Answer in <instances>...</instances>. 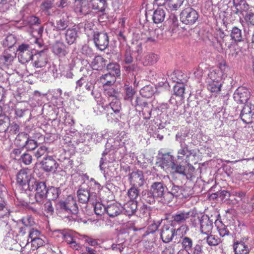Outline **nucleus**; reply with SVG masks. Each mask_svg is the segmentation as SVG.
I'll return each instance as SVG.
<instances>
[{"instance_id":"1","label":"nucleus","mask_w":254,"mask_h":254,"mask_svg":"<svg viewBox=\"0 0 254 254\" xmlns=\"http://www.w3.org/2000/svg\"><path fill=\"white\" fill-rule=\"evenodd\" d=\"M94 110L97 115L101 114L104 110L105 111L108 120L118 121L122 117V104L117 98L113 99L106 107L98 104L94 108Z\"/></svg>"},{"instance_id":"2","label":"nucleus","mask_w":254,"mask_h":254,"mask_svg":"<svg viewBox=\"0 0 254 254\" xmlns=\"http://www.w3.org/2000/svg\"><path fill=\"white\" fill-rule=\"evenodd\" d=\"M189 228L186 225H182L176 231V229L172 225H164L162 228L160 236L163 242L167 243L172 240L177 232L182 231L184 232V233H182V235H184L186 234Z\"/></svg>"},{"instance_id":"3","label":"nucleus","mask_w":254,"mask_h":254,"mask_svg":"<svg viewBox=\"0 0 254 254\" xmlns=\"http://www.w3.org/2000/svg\"><path fill=\"white\" fill-rule=\"evenodd\" d=\"M29 189L31 191H35V199L37 203H43L46 198L47 189L45 183L36 181L33 180L32 184H29Z\"/></svg>"},{"instance_id":"4","label":"nucleus","mask_w":254,"mask_h":254,"mask_svg":"<svg viewBox=\"0 0 254 254\" xmlns=\"http://www.w3.org/2000/svg\"><path fill=\"white\" fill-rule=\"evenodd\" d=\"M198 17L197 11L190 6L184 8L180 14V20L186 25H191L194 24Z\"/></svg>"},{"instance_id":"5","label":"nucleus","mask_w":254,"mask_h":254,"mask_svg":"<svg viewBox=\"0 0 254 254\" xmlns=\"http://www.w3.org/2000/svg\"><path fill=\"white\" fill-rule=\"evenodd\" d=\"M17 51L18 52V59L20 62L22 64H25L30 61L33 56L32 49L30 48L28 44H22L20 45L18 48Z\"/></svg>"},{"instance_id":"6","label":"nucleus","mask_w":254,"mask_h":254,"mask_svg":"<svg viewBox=\"0 0 254 254\" xmlns=\"http://www.w3.org/2000/svg\"><path fill=\"white\" fill-rule=\"evenodd\" d=\"M60 205L62 209L64 210L67 212L76 214L78 211L76 200L71 195L68 196L65 200L61 201Z\"/></svg>"},{"instance_id":"7","label":"nucleus","mask_w":254,"mask_h":254,"mask_svg":"<svg viewBox=\"0 0 254 254\" xmlns=\"http://www.w3.org/2000/svg\"><path fill=\"white\" fill-rule=\"evenodd\" d=\"M93 39L95 46L101 51L105 50L109 45V37L106 32L95 33Z\"/></svg>"},{"instance_id":"8","label":"nucleus","mask_w":254,"mask_h":254,"mask_svg":"<svg viewBox=\"0 0 254 254\" xmlns=\"http://www.w3.org/2000/svg\"><path fill=\"white\" fill-rule=\"evenodd\" d=\"M0 187V220L2 219L8 218L11 211L7 201L4 199L3 189H5L2 185Z\"/></svg>"},{"instance_id":"9","label":"nucleus","mask_w":254,"mask_h":254,"mask_svg":"<svg viewBox=\"0 0 254 254\" xmlns=\"http://www.w3.org/2000/svg\"><path fill=\"white\" fill-rule=\"evenodd\" d=\"M128 180L130 184L134 187H141L145 183L143 173L142 171L137 170L132 172L128 175Z\"/></svg>"},{"instance_id":"10","label":"nucleus","mask_w":254,"mask_h":254,"mask_svg":"<svg viewBox=\"0 0 254 254\" xmlns=\"http://www.w3.org/2000/svg\"><path fill=\"white\" fill-rule=\"evenodd\" d=\"M184 0H155L156 4L159 6H164L170 10H177L183 4Z\"/></svg>"},{"instance_id":"11","label":"nucleus","mask_w":254,"mask_h":254,"mask_svg":"<svg viewBox=\"0 0 254 254\" xmlns=\"http://www.w3.org/2000/svg\"><path fill=\"white\" fill-rule=\"evenodd\" d=\"M200 231L204 235H210L212 233L213 225V221L206 215L202 216L199 220Z\"/></svg>"},{"instance_id":"12","label":"nucleus","mask_w":254,"mask_h":254,"mask_svg":"<svg viewBox=\"0 0 254 254\" xmlns=\"http://www.w3.org/2000/svg\"><path fill=\"white\" fill-rule=\"evenodd\" d=\"M250 97V92L244 87H239L234 94L235 100L240 104L246 103Z\"/></svg>"},{"instance_id":"13","label":"nucleus","mask_w":254,"mask_h":254,"mask_svg":"<svg viewBox=\"0 0 254 254\" xmlns=\"http://www.w3.org/2000/svg\"><path fill=\"white\" fill-rule=\"evenodd\" d=\"M89 5L87 0H75L74 10L77 13L86 15L90 11Z\"/></svg>"},{"instance_id":"14","label":"nucleus","mask_w":254,"mask_h":254,"mask_svg":"<svg viewBox=\"0 0 254 254\" xmlns=\"http://www.w3.org/2000/svg\"><path fill=\"white\" fill-rule=\"evenodd\" d=\"M41 164L43 169L47 172H55L59 167V164L52 156L45 158Z\"/></svg>"},{"instance_id":"15","label":"nucleus","mask_w":254,"mask_h":254,"mask_svg":"<svg viewBox=\"0 0 254 254\" xmlns=\"http://www.w3.org/2000/svg\"><path fill=\"white\" fill-rule=\"evenodd\" d=\"M30 171L28 169L21 170L17 175V182L20 186H24L26 184H32L33 180H30Z\"/></svg>"},{"instance_id":"16","label":"nucleus","mask_w":254,"mask_h":254,"mask_svg":"<svg viewBox=\"0 0 254 254\" xmlns=\"http://www.w3.org/2000/svg\"><path fill=\"white\" fill-rule=\"evenodd\" d=\"M150 192L153 198H161L165 193V186L161 182H154L150 187Z\"/></svg>"},{"instance_id":"17","label":"nucleus","mask_w":254,"mask_h":254,"mask_svg":"<svg viewBox=\"0 0 254 254\" xmlns=\"http://www.w3.org/2000/svg\"><path fill=\"white\" fill-rule=\"evenodd\" d=\"M53 53L60 58L64 57L68 53L67 47L62 42L57 41L52 46Z\"/></svg>"},{"instance_id":"18","label":"nucleus","mask_w":254,"mask_h":254,"mask_svg":"<svg viewBox=\"0 0 254 254\" xmlns=\"http://www.w3.org/2000/svg\"><path fill=\"white\" fill-rule=\"evenodd\" d=\"M77 196L78 200L81 203H85L89 201L92 204H94V200H93V197H96V194L95 193L90 194L87 190L80 188L77 191Z\"/></svg>"},{"instance_id":"19","label":"nucleus","mask_w":254,"mask_h":254,"mask_svg":"<svg viewBox=\"0 0 254 254\" xmlns=\"http://www.w3.org/2000/svg\"><path fill=\"white\" fill-rule=\"evenodd\" d=\"M235 254H249L251 249L242 241H237L233 244Z\"/></svg>"},{"instance_id":"20","label":"nucleus","mask_w":254,"mask_h":254,"mask_svg":"<svg viewBox=\"0 0 254 254\" xmlns=\"http://www.w3.org/2000/svg\"><path fill=\"white\" fill-rule=\"evenodd\" d=\"M122 208L120 204L113 203L106 207V212L110 217H115L122 213Z\"/></svg>"},{"instance_id":"21","label":"nucleus","mask_w":254,"mask_h":254,"mask_svg":"<svg viewBox=\"0 0 254 254\" xmlns=\"http://www.w3.org/2000/svg\"><path fill=\"white\" fill-rule=\"evenodd\" d=\"M33 65L36 68H41L45 66L48 62L47 56L43 51L35 55Z\"/></svg>"},{"instance_id":"22","label":"nucleus","mask_w":254,"mask_h":254,"mask_svg":"<svg viewBox=\"0 0 254 254\" xmlns=\"http://www.w3.org/2000/svg\"><path fill=\"white\" fill-rule=\"evenodd\" d=\"M163 28L158 27L149 31V36L147 37L146 42H155L157 39L163 37Z\"/></svg>"},{"instance_id":"23","label":"nucleus","mask_w":254,"mask_h":254,"mask_svg":"<svg viewBox=\"0 0 254 254\" xmlns=\"http://www.w3.org/2000/svg\"><path fill=\"white\" fill-rule=\"evenodd\" d=\"M77 37V30L76 28H69L66 30L65 33V39L66 42L68 45H71L74 43Z\"/></svg>"},{"instance_id":"24","label":"nucleus","mask_w":254,"mask_h":254,"mask_svg":"<svg viewBox=\"0 0 254 254\" xmlns=\"http://www.w3.org/2000/svg\"><path fill=\"white\" fill-rule=\"evenodd\" d=\"M216 229L221 237L228 236L231 235L228 226L223 224L221 221L216 220L215 222Z\"/></svg>"},{"instance_id":"25","label":"nucleus","mask_w":254,"mask_h":254,"mask_svg":"<svg viewBox=\"0 0 254 254\" xmlns=\"http://www.w3.org/2000/svg\"><path fill=\"white\" fill-rule=\"evenodd\" d=\"M100 82L103 85V87L111 86L113 85L116 80V75L112 73H108L103 75L100 77Z\"/></svg>"},{"instance_id":"26","label":"nucleus","mask_w":254,"mask_h":254,"mask_svg":"<svg viewBox=\"0 0 254 254\" xmlns=\"http://www.w3.org/2000/svg\"><path fill=\"white\" fill-rule=\"evenodd\" d=\"M106 65L105 60L101 56L95 57L91 63L92 67L94 70H102Z\"/></svg>"},{"instance_id":"27","label":"nucleus","mask_w":254,"mask_h":254,"mask_svg":"<svg viewBox=\"0 0 254 254\" xmlns=\"http://www.w3.org/2000/svg\"><path fill=\"white\" fill-rule=\"evenodd\" d=\"M230 37L235 44L243 41L242 30L236 26L232 27L230 33Z\"/></svg>"},{"instance_id":"28","label":"nucleus","mask_w":254,"mask_h":254,"mask_svg":"<svg viewBox=\"0 0 254 254\" xmlns=\"http://www.w3.org/2000/svg\"><path fill=\"white\" fill-rule=\"evenodd\" d=\"M137 207V201L129 200L124 204L123 208L126 215L131 216L135 212Z\"/></svg>"},{"instance_id":"29","label":"nucleus","mask_w":254,"mask_h":254,"mask_svg":"<svg viewBox=\"0 0 254 254\" xmlns=\"http://www.w3.org/2000/svg\"><path fill=\"white\" fill-rule=\"evenodd\" d=\"M159 7L154 11L152 17L153 22L155 23H160L162 22L165 17L166 13L165 10Z\"/></svg>"},{"instance_id":"30","label":"nucleus","mask_w":254,"mask_h":254,"mask_svg":"<svg viewBox=\"0 0 254 254\" xmlns=\"http://www.w3.org/2000/svg\"><path fill=\"white\" fill-rule=\"evenodd\" d=\"M208 82H221L223 72L220 68L215 69L210 71L208 73Z\"/></svg>"},{"instance_id":"31","label":"nucleus","mask_w":254,"mask_h":254,"mask_svg":"<svg viewBox=\"0 0 254 254\" xmlns=\"http://www.w3.org/2000/svg\"><path fill=\"white\" fill-rule=\"evenodd\" d=\"M29 137L28 133L24 132L19 133L15 138V143L17 146L24 148Z\"/></svg>"},{"instance_id":"32","label":"nucleus","mask_w":254,"mask_h":254,"mask_svg":"<svg viewBox=\"0 0 254 254\" xmlns=\"http://www.w3.org/2000/svg\"><path fill=\"white\" fill-rule=\"evenodd\" d=\"M190 211H180L173 216V220L178 224L184 223L190 218Z\"/></svg>"},{"instance_id":"33","label":"nucleus","mask_w":254,"mask_h":254,"mask_svg":"<svg viewBox=\"0 0 254 254\" xmlns=\"http://www.w3.org/2000/svg\"><path fill=\"white\" fill-rule=\"evenodd\" d=\"M106 4L105 0H90L89 3L93 9L101 12L105 10Z\"/></svg>"},{"instance_id":"34","label":"nucleus","mask_w":254,"mask_h":254,"mask_svg":"<svg viewBox=\"0 0 254 254\" xmlns=\"http://www.w3.org/2000/svg\"><path fill=\"white\" fill-rule=\"evenodd\" d=\"M222 85L221 82H208L207 89L212 94L217 95L221 91Z\"/></svg>"},{"instance_id":"35","label":"nucleus","mask_w":254,"mask_h":254,"mask_svg":"<svg viewBox=\"0 0 254 254\" xmlns=\"http://www.w3.org/2000/svg\"><path fill=\"white\" fill-rule=\"evenodd\" d=\"M69 25V20L67 17H63L56 21L55 28L57 31L65 30Z\"/></svg>"},{"instance_id":"36","label":"nucleus","mask_w":254,"mask_h":254,"mask_svg":"<svg viewBox=\"0 0 254 254\" xmlns=\"http://www.w3.org/2000/svg\"><path fill=\"white\" fill-rule=\"evenodd\" d=\"M125 94L124 99L131 102L133 97L136 93L135 89L132 86L125 84L124 86Z\"/></svg>"},{"instance_id":"37","label":"nucleus","mask_w":254,"mask_h":254,"mask_svg":"<svg viewBox=\"0 0 254 254\" xmlns=\"http://www.w3.org/2000/svg\"><path fill=\"white\" fill-rule=\"evenodd\" d=\"M158 59L157 55L154 53H149L146 54L143 61L144 65H151L157 62Z\"/></svg>"},{"instance_id":"38","label":"nucleus","mask_w":254,"mask_h":254,"mask_svg":"<svg viewBox=\"0 0 254 254\" xmlns=\"http://www.w3.org/2000/svg\"><path fill=\"white\" fill-rule=\"evenodd\" d=\"M206 237L204 239L206 240L207 244L210 246H216L222 243L221 239L217 236L212 235H206Z\"/></svg>"},{"instance_id":"39","label":"nucleus","mask_w":254,"mask_h":254,"mask_svg":"<svg viewBox=\"0 0 254 254\" xmlns=\"http://www.w3.org/2000/svg\"><path fill=\"white\" fill-rule=\"evenodd\" d=\"M191 155V153L189 150L188 147L185 146L178 150L177 159L178 160H181L186 156L185 162H188L190 160L189 158Z\"/></svg>"},{"instance_id":"40","label":"nucleus","mask_w":254,"mask_h":254,"mask_svg":"<svg viewBox=\"0 0 254 254\" xmlns=\"http://www.w3.org/2000/svg\"><path fill=\"white\" fill-rule=\"evenodd\" d=\"M54 211V207L50 200L47 201L42 207V212L46 217L52 216Z\"/></svg>"},{"instance_id":"41","label":"nucleus","mask_w":254,"mask_h":254,"mask_svg":"<svg viewBox=\"0 0 254 254\" xmlns=\"http://www.w3.org/2000/svg\"><path fill=\"white\" fill-rule=\"evenodd\" d=\"M104 93L108 97H113L114 99L118 98L119 92L111 86L104 87Z\"/></svg>"},{"instance_id":"42","label":"nucleus","mask_w":254,"mask_h":254,"mask_svg":"<svg viewBox=\"0 0 254 254\" xmlns=\"http://www.w3.org/2000/svg\"><path fill=\"white\" fill-rule=\"evenodd\" d=\"M181 244L183 248L182 250L189 251L192 248L193 241L190 238L188 237H182Z\"/></svg>"},{"instance_id":"43","label":"nucleus","mask_w":254,"mask_h":254,"mask_svg":"<svg viewBox=\"0 0 254 254\" xmlns=\"http://www.w3.org/2000/svg\"><path fill=\"white\" fill-rule=\"evenodd\" d=\"M46 198L48 197L49 200L56 199L60 194L59 189L55 187H51L47 189Z\"/></svg>"},{"instance_id":"44","label":"nucleus","mask_w":254,"mask_h":254,"mask_svg":"<svg viewBox=\"0 0 254 254\" xmlns=\"http://www.w3.org/2000/svg\"><path fill=\"white\" fill-rule=\"evenodd\" d=\"M64 239L67 244L70 245V247L72 249L75 250H78L79 248H82L80 245L76 243L74 238L70 235H65Z\"/></svg>"},{"instance_id":"45","label":"nucleus","mask_w":254,"mask_h":254,"mask_svg":"<svg viewBox=\"0 0 254 254\" xmlns=\"http://www.w3.org/2000/svg\"><path fill=\"white\" fill-rule=\"evenodd\" d=\"M107 70L109 73H112L113 74L119 76L120 75V68L119 64L115 63H110L107 66Z\"/></svg>"},{"instance_id":"46","label":"nucleus","mask_w":254,"mask_h":254,"mask_svg":"<svg viewBox=\"0 0 254 254\" xmlns=\"http://www.w3.org/2000/svg\"><path fill=\"white\" fill-rule=\"evenodd\" d=\"M92 204L94 206V211L96 215H102L106 212V207L101 202L94 200V203Z\"/></svg>"},{"instance_id":"47","label":"nucleus","mask_w":254,"mask_h":254,"mask_svg":"<svg viewBox=\"0 0 254 254\" xmlns=\"http://www.w3.org/2000/svg\"><path fill=\"white\" fill-rule=\"evenodd\" d=\"M9 125V120L7 117L0 118V132H4L8 129Z\"/></svg>"},{"instance_id":"48","label":"nucleus","mask_w":254,"mask_h":254,"mask_svg":"<svg viewBox=\"0 0 254 254\" xmlns=\"http://www.w3.org/2000/svg\"><path fill=\"white\" fill-rule=\"evenodd\" d=\"M137 187L132 186L128 190L127 195L129 197L130 200L136 201L135 199L139 195V190L136 188Z\"/></svg>"},{"instance_id":"49","label":"nucleus","mask_w":254,"mask_h":254,"mask_svg":"<svg viewBox=\"0 0 254 254\" xmlns=\"http://www.w3.org/2000/svg\"><path fill=\"white\" fill-rule=\"evenodd\" d=\"M220 43V45L223 49H230L234 45H235V43L231 40V38H230L229 36L225 37V38L223 39L222 40H220L219 41Z\"/></svg>"},{"instance_id":"50","label":"nucleus","mask_w":254,"mask_h":254,"mask_svg":"<svg viewBox=\"0 0 254 254\" xmlns=\"http://www.w3.org/2000/svg\"><path fill=\"white\" fill-rule=\"evenodd\" d=\"M140 92L142 96L148 98L151 97L153 95L154 93V91L153 90L152 86L150 85H147L143 87L140 90Z\"/></svg>"},{"instance_id":"51","label":"nucleus","mask_w":254,"mask_h":254,"mask_svg":"<svg viewBox=\"0 0 254 254\" xmlns=\"http://www.w3.org/2000/svg\"><path fill=\"white\" fill-rule=\"evenodd\" d=\"M171 169L175 172L182 175H186V169L184 167L180 164H177L174 162H172L171 164Z\"/></svg>"},{"instance_id":"52","label":"nucleus","mask_w":254,"mask_h":254,"mask_svg":"<svg viewBox=\"0 0 254 254\" xmlns=\"http://www.w3.org/2000/svg\"><path fill=\"white\" fill-rule=\"evenodd\" d=\"M13 60V57L9 53L4 52L3 55L0 57V61L4 64L8 65Z\"/></svg>"},{"instance_id":"53","label":"nucleus","mask_w":254,"mask_h":254,"mask_svg":"<svg viewBox=\"0 0 254 254\" xmlns=\"http://www.w3.org/2000/svg\"><path fill=\"white\" fill-rule=\"evenodd\" d=\"M37 141L29 137L24 148H25L27 151H32L37 148Z\"/></svg>"},{"instance_id":"54","label":"nucleus","mask_w":254,"mask_h":254,"mask_svg":"<svg viewBox=\"0 0 254 254\" xmlns=\"http://www.w3.org/2000/svg\"><path fill=\"white\" fill-rule=\"evenodd\" d=\"M54 0H45L40 5L41 9L43 11H47L51 9L54 5Z\"/></svg>"},{"instance_id":"55","label":"nucleus","mask_w":254,"mask_h":254,"mask_svg":"<svg viewBox=\"0 0 254 254\" xmlns=\"http://www.w3.org/2000/svg\"><path fill=\"white\" fill-rule=\"evenodd\" d=\"M82 248H79L78 251H79L80 254H97V251L88 246H81Z\"/></svg>"},{"instance_id":"56","label":"nucleus","mask_w":254,"mask_h":254,"mask_svg":"<svg viewBox=\"0 0 254 254\" xmlns=\"http://www.w3.org/2000/svg\"><path fill=\"white\" fill-rule=\"evenodd\" d=\"M30 242L33 250L37 249L39 247L43 246L45 244L44 241L40 237L36 239L31 240Z\"/></svg>"},{"instance_id":"57","label":"nucleus","mask_w":254,"mask_h":254,"mask_svg":"<svg viewBox=\"0 0 254 254\" xmlns=\"http://www.w3.org/2000/svg\"><path fill=\"white\" fill-rule=\"evenodd\" d=\"M48 148L46 146L43 145L38 148L35 152L34 155L37 159H39L46 154Z\"/></svg>"},{"instance_id":"58","label":"nucleus","mask_w":254,"mask_h":254,"mask_svg":"<svg viewBox=\"0 0 254 254\" xmlns=\"http://www.w3.org/2000/svg\"><path fill=\"white\" fill-rule=\"evenodd\" d=\"M174 94L179 97H183L185 93V87L183 85H175L173 88Z\"/></svg>"},{"instance_id":"59","label":"nucleus","mask_w":254,"mask_h":254,"mask_svg":"<svg viewBox=\"0 0 254 254\" xmlns=\"http://www.w3.org/2000/svg\"><path fill=\"white\" fill-rule=\"evenodd\" d=\"M27 109L22 106H16L15 109V115L17 118H22L24 116L25 112Z\"/></svg>"},{"instance_id":"60","label":"nucleus","mask_w":254,"mask_h":254,"mask_svg":"<svg viewBox=\"0 0 254 254\" xmlns=\"http://www.w3.org/2000/svg\"><path fill=\"white\" fill-rule=\"evenodd\" d=\"M244 19L248 25H254V13L251 11L248 12L245 16Z\"/></svg>"},{"instance_id":"61","label":"nucleus","mask_w":254,"mask_h":254,"mask_svg":"<svg viewBox=\"0 0 254 254\" xmlns=\"http://www.w3.org/2000/svg\"><path fill=\"white\" fill-rule=\"evenodd\" d=\"M254 113H241L240 117L244 123L246 124H250L252 122V117Z\"/></svg>"},{"instance_id":"62","label":"nucleus","mask_w":254,"mask_h":254,"mask_svg":"<svg viewBox=\"0 0 254 254\" xmlns=\"http://www.w3.org/2000/svg\"><path fill=\"white\" fill-rule=\"evenodd\" d=\"M182 72L180 70H175L171 74V78L172 80L177 83H180L182 81Z\"/></svg>"},{"instance_id":"63","label":"nucleus","mask_w":254,"mask_h":254,"mask_svg":"<svg viewBox=\"0 0 254 254\" xmlns=\"http://www.w3.org/2000/svg\"><path fill=\"white\" fill-rule=\"evenodd\" d=\"M41 232L37 229L31 228L29 231V238L33 240L40 237Z\"/></svg>"},{"instance_id":"64","label":"nucleus","mask_w":254,"mask_h":254,"mask_svg":"<svg viewBox=\"0 0 254 254\" xmlns=\"http://www.w3.org/2000/svg\"><path fill=\"white\" fill-rule=\"evenodd\" d=\"M20 159L25 165H29L32 162V157L30 154L25 153L20 156Z\"/></svg>"}]
</instances>
